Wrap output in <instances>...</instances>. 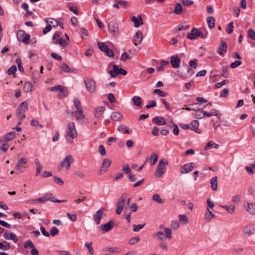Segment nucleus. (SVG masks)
<instances>
[{"instance_id": "1", "label": "nucleus", "mask_w": 255, "mask_h": 255, "mask_svg": "<svg viewBox=\"0 0 255 255\" xmlns=\"http://www.w3.org/2000/svg\"><path fill=\"white\" fill-rule=\"evenodd\" d=\"M78 136L75 125L74 122H69L66 125V130L65 131V137L69 143H72L74 138H76Z\"/></svg>"}, {"instance_id": "2", "label": "nucleus", "mask_w": 255, "mask_h": 255, "mask_svg": "<svg viewBox=\"0 0 255 255\" xmlns=\"http://www.w3.org/2000/svg\"><path fill=\"white\" fill-rule=\"evenodd\" d=\"M73 161L74 158L72 155H66L58 165L57 167L58 171L60 172L64 168H65L67 171L69 170L70 168L71 164Z\"/></svg>"}, {"instance_id": "3", "label": "nucleus", "mask_w": 255, "mask_h": 255, "mask_svg": "<svg viewBox=\"0 0 255 255\" xmlns=\"http://www.w3.org/2000/svg\"><path fill=\"white\" fill-rule=\"evenodd\" d=\"M47 90L59 92L58 95V97L59 99H64L68 95V91L67 88L61 85H57L52 87L48 88Z\"/></svg>"}, {"instance_id": "4", "label": "nucleus", "mask_w": 255, "mask_h": 255, "mask_svg": "<svg viewBox=\"0 0 255 255\" xmlns=\"http://www.w3.org/2000/svg\"><path fill=\"white\" fill-rule=\"evenodd\" d=\"M164 233L162 231H159L153 235V238L158 239L160 241H165L166 239H171L172 238V230L171 229L165 228L164 229Z\"/></svg>"}, {"instance_id": "5", "label": "nucleus", "mask_w": 255, "mask_h": 255, "mask_svg": "<svg viewBox=\"0 0 255 255\" xmlns=\"http://www.w3.org/2000/svg\"><path fill=\"white\" fill-rule=\"evenodd\" d=\"M179 74L184 78H189L194 74V71L188 65H183L178 71Z\"/></svg>"}, {"instance_id": "6", "label": "nucleus", "mask_w": 255, "mask_h": 255, "mask_svg": "<svg viewBox=\"0 0 255 255\" xmlns=\"http://www.w3.org/2000/svg\"><path fill=\"white\" fill-rule=\"evenodd\" d=\"M168 164L167 160L163 159L160 160L155 172V176L158 178L161 177L165 171V165Z\"/></svg>"}, {"instance_id": "7", "label": "nucleus", "mask_w": 255, "mask_h": 255, "mask_svg": "<svg viewBox=\"0 0 255 255\" xmlns=\"http://www.w3.org/2000/svg\"><path fill=\"white\" fill-rule=\"evenodd\" d=\"M28 110V104L26 102H22L17 109V116L19 120L24 119L25 113Z\"/></svg>"}, {"instance_id": "8", "label": "nucleus", "mask_w": 255, "mask_h": 255, "mask_svg": "<svg viewBox=\"0 0 255 255\" xmlns=\"http://www.w3.org/2000/svg\"><path fill=\"white\" fill-rule=\"evenodd\" d=\"M127 196V193H124V194H123L122 196L118 199V201L117 202L116 204L117 208L116 210V213L117 215H120L122 213L126 203V199Z\"/></svg>"}, {"instance_id": "9", "label": "nucleus", "mask_w": 255, "mask_h": 255, "mask_svg": "<svg viewBox=\"0 0 255 255\" xmlns=\"http://www.w3.org/2000/svg\"><path fill=\"white\" fill-rule=\"evenodd\" d=\"M99 48L103 52H104L107 56L110 57H113L114 56V53L113 51L109 49L105 43L103 42H99L98 43Z\"/></svg>"}, {"instance_id": "10", "label": "nucleus", "mask_w": 255, "mask_h": 255, "mask_svg": "<svg viewBox=\"0 0 255 255\" xmlns=\"http://www.w3.org/2000/svg\"><path fill=\"white\" fill-rule=\"evenodd\" d=\"M84 83L87 90L91 93L95 91L96 88V84L95 81L88 77H86L84 80Z\"/></svg>"}, {"instance_id": "11", "label": "nucleus", "mask_w": 255, "mask_h": 255, "mask_svg": "<svg viewBox=\"0 0 255 255\" xmlns=\"http://www.w3.org/2000/svg\"><path fill=\"white\" fill-rule=\"evenodd\" d=\"M109 74L112 77H116L118 75H126L127 74L126 70L122 68H119L117 65H113V70L109 72Z\"/></svg>"}, {"instance_id": "12", "label": "nucleus", "mask_w": 255, "mask_h": 255, "mask_svg": "<svg viewBox=\"0 0 255 255\" xmlns=\"http://www.w3.org/2000/svg\"><path fill=\"white\" fill-rule=\"evenodd\" d=\"M30 35L26 34L25 31L22 30H19L17 32V37L18 40L21 41L25 44L29 43Z\"/></svg>"}, {"instance_id": "13", "label": "nucleus", "mask_w": 255, "mask_h": 255, "mask_svg": "<svg viewBox=\"0 0 255 255\" xmlns=\"http://www.w3.org/2000/svg\"><path fill=\"white\" fill-rule=\"evenodd\" d=\"M198 37H201L203 38L205 37L202 32L198 29L193 28L190 33L187 35L188 38L191 40L197 39Z\"/></svg>"}, {"instance_id": "14", "label": "nucleus", "mask_w": 255, "mask_h": 255, "mask_svg": "<svg viewBox=\"0 0 255 255\" xmlns=\"http://www.w3.org/2000/svg\"><path fill=\"white\" fill-rule=\"evenodd\" d=\"M243 233L246 237L252 236L255 234V227L251 225H246L243 229Z\"/></svg>"}, {"instance_id": "15", "label": "nucleus", "mask_w": 255, "mask_h": 255, "mask_svg": "<svg viewBox=\"0 0 255 255\" xmlns=\"http://www.w3.org/2000/svg\"><path fill=\"white\" fill-rule=\"evenodd\" d=\"M108 28L113 36H117L119 34V26L117 22L111 21L108 24Z\"/></svg>"}, {"instance_id": "16", "label": "nucleus", "mask_w": 255, "mask_h": 255, "mask_svg": "<svg viewBox=\"0 0 255 255\" xmlns=\"http://www.w3.org/2000/svg\"><path fill=\"white\" fill-rule=\"evenodd\" d=\"M194 167L193 162L186 163L180 167V172L181 174H186L192 171Z\"/></svg>"}, {"instance_id": "17", "label": "nucleus", "mask_w": 255, "mask_h": 255, "mask_svg": "<svg viewBox=\"0 0 255 255\" xmlns=\"http://www.w3.org/2000/svg\"><path fill=\"white\" fill-rule=\"evenodd\" d=\"M112 161L108 158H105L103 160L101 169L98 172L100 174H102L108 171L109 167L110 166Z\"/></svg>"}, {"instance_id": "18", "label": "nucleus", "mask_w": 255, "mask_h": 255, "mask_svg": "<svg viewBox=\"0 0 255 255\" xmlns=\"http://www.w3.org/2000/svg\"><path fill=\"white\" fill-rule=\"evenodd\" d=\"M27 164V162L25 158H21L18 159L17 163L15 166V169L17 171V174L22 172L21 167L24 168L26 167Z\"/></svg>"}, {"instance_id": "19", "label": "nucleus", "mask_w": 255, "mask_h": 255, "mask_svg": "<svg viewBox=\"0 0 255 255\" xmlns=\"http://www.w3.org/2000/svg\"><path fill=\"white\" fill-rule=\"evenodd\" d=\"M143 38L142 33L140 31H138L133 36L132 42L134 45L139 44L142 41Z\"/></svg>"}, {"instance_id": "20", "label": "nucleus", "mask_w": 255, "mask_h": 255, "mask_svg": "<svg viewBox=\"0 0 255 255\" xmlns=\"http://www.w3.org/2000/svg\"><path fill=\"white\" fill-rule=\"evenodd\" d=\"M59 68L61 69L60 72L61 74H62L63 72L68 73L71 72L74 73H76L78 72L77 69L70 68L68 65H60Z\"/></svg>"}, {"instance_id": "21", "label": "nucleus", "mask_w": 255, "mask_h": 255, "mask_svg": "<svg viewBox=\"0 0 255 255\" xmlns=\"http://www.w3.org/2000/svg\"><path fill=\"white\" fill-rule=\"evenodd\" d=\"M3 237L5 239L7 240H11L15 243H17L18 241V239L16 235L9 232H5L3 234Z\"/></svg>"}, {"instance_id": "22", "label": "nucleus", "mask_w": 255, "mask_h": 255, "mask_svg": "<svg viewBox=\"0 0 255 255\" xmlns=\"http://www.w3.org/2000/svg\"><path fill=\"white\" fill-rule=\"evenodd\" d=\"M131 21L134 22V26L138 27L139 26L143 25V22L141 15H138L137 17L132 16Z\"/></svg>"}, {"instance_id": "23", "label": "nucleus", "mask_w": 255, "mask_h": 255, "mask_svg": "<svg viewBox=\"0 0 255 255\" xmlns=\"http://www.w3.org/2000/svg\"><path fill=\"white\" fill-rule=\"evenodd\" d=\"M104 211L105 208L102 207L97 212L96 216L94 218V220L97 225L100 224Z\"/></svg>"}, {"instance_id": "24", "label": "nucleus", "mask_w": 255, "mask_h": 255, "mask_svg": "<svg viewBox=\"0 0 255 255\" xmlns=\"http://www.w3.org/2000/svg\"><path fill=\"white\" fill-rule=\"evenodd\" d=\"M247 212L251 215H255V203H247V206L245 207Z\"/></svg>"}, {"instance_id": "25", "label": "nucleus", "mask_w": 255, "mask_h": 255, "mask_svg": "<svg viewBox=\"0 0 255 255\" xmlns=\"http://www.w3.org/2000/svg\"><path fill=\"white\" fill-rule=\"evenodd\" d=\"M190 128L197 133L201 132V130L199 128V123L197 120H194L191 123Z\"/></svg>"}, {"instance_id": "26", "label": "nucleus", "mask_w": 255, "mask_h": 255, "mask_svg": "<svg viewBox=\"0 0 255 255\" xmlns=\"http://www.w3.org/2000/svg\"><path fill=\"white\" fill-rule=\"evenodd\" d=\"M215 217V214L213 213V212L211 211H210L209 208H207L206 211L205 213V220L207 222H210Z\"/></svg>"}, {"instance_id": "27", "label": "nucleus", "mask_w": 255, "mask_h": 255, "mask_svg": "<svg viewBox=\"0 0 255 255\" xmlns=\"http://www.w3.org/2000/svg\"><path fill=\"white\" fill-rule=\"evenodd\" d=\"M152 122L158 126L165 125L166 124L165 119L163 117H155L153 118Z\"/></svg>"}, {"instance_id": "28", "label": "nucleus", "mask_w": 255, "mask_h": 255, "mask_svg": "<svg viewBox=\"0 0 255 255\" xmlns=\"http://www.w3.org/2000/svg\"><path fill=\"white\" fill-rule=\"evenodd\" d=\"M46 201L48 200H50L54 203H61V202H66V200H60L58 199H56L54 197L52 196L51 194H47L45 195Z\"/></svg>"}, {"instance_id": "29", "label": "nucleus", "mask_w": 255, "mask_h": 255, "mask_svg": "<svg viewBox=\"0 0 255 255\" xmlns=\"http://www.w3.org/2000/svg\"><path fill=\"white\" fill-rule=\"evenodd\" d=\"M114 222L112 221H110L107 224H103L101 226V228L103 231L107 232L110 230L113 227Z\"/></svg>"}, {"instance_id": "30", "label": "nucleus", "mask_w": 255, "mask_h": 255, "mask_svg": "<svg viewBox=\"0 0 255 255\" xmlns=\"http://www.w3.org/2000/svg\"><path fill=\"white\" fill-rule=\"evenodd\" d=\"M74 114L77 121L84 120L85 119V116L83 114L82 109L76 110L74 112Z\"/></svg>"}, {"instance_id": "31", "label": "nucleus", "mask_w": 255, "mask_h": 255, "mask_svg": "<svg viewBox=\"0 0 255 255\" xmlns=\"http://www.w3.org/2000/svg\"><path fill=\"white\" fill-rule=\"evenodd\" d=\"M123 118L122 114L120 112H115L112 113L111 118L114 121H120Z\"/></svg>"}, {"instance_id": "32", "label": "nucleus", "mask_w": 255, "mask_h": 255, "mask_svg": "<svg viewBox=\"0 0 255 255\" xmlns=\"http://www.w3.org/2000/svg\"><path fill=\"white\" fill-rule=\"evenodd\" d=\"M105 110V108L104 106H100L97 107L95 111V117L99 118L102 116Z\"/></svg>"}, {"instance_id": "33", "label": "nucleus", "mask_w": 255, "mask_h": 255, "mask_svg": "<svg viewBox=\"0 0 255 255\" xmlns=\"http://www.w3.org/2000/svg\"><path fill=\"white\" fill-rule=\"evenodd\" d=\"M210 183L211 185L212 189L214 191H216L218 188V178L214 176L210 179Z\"/></svg>"}, {"instance_id": "34", "label": "nucleus", "mask_w": 255, "mask_h": 255, "mask_svg": "<svg viewBox=\"0 0 255 255\" xmlns=\"http://www.w3.org/2000/svg\"><path fill=\"white\" fill-rule=\"evenodd\" d=\"M132 57L129 56L127 53L125 52L122 54L121 60L123 62H132Z\"/></svg>"}, {"instance_id": "35", "label": "nucleus", "mask_w": 255, "mask_h": 255, "mask_svg": "<svg viewBox=\"0 0 255 255\" xmlns=\"http://www.w3.org/2000/svg\"><path fill=\"white\" fill-rule=\"evenodd\" d=\"M118 130L122 133H129L130 130L128 127L125 125H121L118 127Z\"/></svg>"}, {"instance_id": "36", "label": "nucleus", "mask_w": 255, "mask_h": 255, "mask_svg": "<svg viewBox=\"0 0 255 255\" xmlns=\"http://www.w3.org/2000/svg\"><path fill=\"white\" fill-rule=\"evenodd\" d=\"M227 48V47L226 43L224 41H222L221 45L219 46L218 49V53L220 55H223L225 52H226Z\"/></svg>"}, {"instance_id": "37", "label": "nucleus", "mask_w": 255, "mask_h": 255, "mask_svg": "<svg viewBox=\"0 0 255 255\" xmlns=\"http://www.w3.org/2000/svg\"><path fill=\"white\" fill-rule=\"evenodd\" d=\"M23 90L26 93L30 92L32 90V85L30 82H26L23 85Z\"/></svg>"}, {"instance_id": "38", "label": "nucleus", "mask_w": 255, "mask_h": 255, "mask_svg": "<svg viewBox=\"0 0 255 255\" xmlns=\"http://www.w3.org/2000/svg\"><path fill=\"white\" fill-rule=\"evenodd\" d=\"M15 136V133L14 131H11L6 134L4 137V141H9L12 140Z\"/></svg>"}, {"instance_id": "39", "label": "nucleus", "mask_w": 255, "mask_h": 255, "mask_svg": "<svg viewBox=\"0 0 255 255\" xmlns=\"http://www.w3.org/2000/svg\"><path fill=\"white\" fill-rule=\"evenodd\" d=\"M222 208L225 209L227 212L230 214H232L234 212L235 210V205L231 204L229 206H223L221 205L220 206Z\"/></svg>"}, {"instance_id": "40", "label": "nucleus", "mask_w": 255, "mask_h": 255, "mask_svg": "<svg viewBox=\"0 0 255 255\" xmlns=\"http://www.w3.org/2000/svg\"><path fill=\"white\" fill-rule=\"evenodd\" d=\"M37 202H39V203H45L46 202L45 196H44L38 199L28 200L27 202L29 204H34Z\"/></svg>"}, {"instance_id": "41", "label": "nucleus", "mask_w": 255, "mask_h": 255, "mask_svg": "<svg viewBox=\"0 0 255 255\" xmlns=\"http://www.w3.org/2000/svg\"><path fill=\"white\" fill-rule=\"evenodd\" d=\"M158 159V156L157 154L155 152H153L151 156L150 159V165L152 166L155 164Z\"/></svg>"}, {"instance_id": "42", "label": "nucleus", "mask_w": 255, "mask_h": 255, "mask_svg": "<svg viewBox=\"0 0 255 255\" xmlns=\"http://www.w3.org/2000/svg\"><path fill=\"white\" fill-rule=\"evenodd\" d=\"M182 7L180 3H176L173 10V12L176 14H180L182 13Z\"/></svg>"}, {"instance_id": "43", "label": "nucleus", "mask_w": 255, "mask_h": 255, "mask_svg": "<svg viewBox=\"0 0 255 255\" xmlns=\"http://www.w3.org/2000/svg\"><path fill=\"white\" fill-rule=\"evenodd\" d=\"M152 200L159 204H163L164 200L160 198L158 194H155L152 196Z\"/></svg>"}, {"instance_id": "44", "label": "nucleus", "mask_w": 255, "mask_h": 255, "mask_svg": "<svg viewBox=\"0 0 255 255\" xmlns=\"http://www.w3.org/2000/svg\"><path fill=\"white\" fill-rule=\"evenodd\" d=\"M195 117L198 119H201L204 117V111L199 109L196 111Z\"/></svg>"}, {"instance_id": "45", "label": "nucleus", "mask_w": 255, "mask_h": 255, "mask_svg": "<svg viewBox=\"0 0 255 255\" xmlns=\"http://www.w3.org/2000/svg\"><path fill=\"white\" fill-rule=\"evenodd\" d=\"M132 101L135 106H140L141 102V99L138 96H134L132 98Z\"/></svg>"}, {"instance_id": "46", "label": "nucleus", "mask_w": 255, "mask_h": 255, "mask_svg": "<svg viewBox=\"0 0 255 255\" xmlns=\"http://www.w3.org/2000/svg\"><path fill=\"white\" fill-rule=\"evenodd\" d=\"M207 23L209 27L212 28L215 26V19L213 17H209L207 19Z\"/></svg>"}, {"instance_id": "47", "label": "nucleus", "mask_w": 255, "mask_h": 255, "mask_svg": "<svg viewBox=\"0 0 255 255\" xmlns=\"http://www.w3.org/2000/svg\"><path fill=\"white\" fill-rule=\"evenodd\" d=\"M73 103H74V105L75 107L77 109L76 110H82V109L81 103H80V101H79V100L78 99L74 98V100H73Z\"/></svg>"}, {"instance_id": "48", "label": "nucleus", "mask_w": 255, "mask_h": 255, "mask_svg": "<svg viewBox=\"0 0 255 255\" xmlns=\"http://www.w3.org/2000/svg\"><path fill=\"white\" fill-rule=\"evenodd\" d=\"M179 220L181 222H182L184 224H187L188 223V217L184 214L180 215L179 216Z\"/></svg>"}, {"instance_id": "49", "label": "nucleus", "mask_w": 255, "mask_h": 255, "mask_svg": "<svg viewBox=\"0 0 255 255\" xmlns=\"http://www.w3.org/2000/svg\"><path fill=\"white\" fill-rule=\"evenodd\" d=\"M181 62L177 55H173L171 57V64H179Z\"/></svg>"}, {"instance_id": "50", "label": "nucleus", "mask_w": 255, "mask_h": 255, "mask_svg": "<svg viewBox=\"0 0 255 255\" xmlns=\"http://www.w3.org/2000/svg\"><path fill=\"white\" fill-rule=\"evenodd\" d=\"M34 245L33 244L32 242L30 240H27L24 245V247L25 249H28V248H34Z\"/></svg>"}, {"instance_id": "51", "label": "nucleus", "mask_w": 255, "mask_h": 255, "mask_svg": "<svg viewBox=\"0 0 255 255\" xmlns=\"http://www.w3.org/2000/svg\"><path fill=\"white\" fill-rule=\"evenodd\" d=\"M140 240V238L139 237L136 236L133 238H131L128 242V244L129 245H132L137 243H138Z\"/></svg>"}, {"instance_id": "52", "label": "nucleus", "mask_w": 255, "mask_h": 255, "mask_svg": "<svg viewBox=\"0 0 255 255\" xmlns=\"http://www.w3.org/2000/svg\"><path fill=\"white\" fill-rule=\"evenodd\" d=\"M16 67L15 65H13L10 68H9L7 71V73L8 75H13L16 71Z\"/></svg>"}, {"instance_id": "53", "label": "nucleus", "mask_w": 255, "mask_h": 255, "mask_svg": "<svg viewBox=\"0 0 255 255\" xmlns=\"http://www.w3.org/2000/svg\"><path fill=\"white\" fill-rule=\"evenodd\" d=\"M85 245H86V247L87 248V249H88L89 254L91 255H93L94 253V251L93 248L92 247V243L91 242L89 243H86L85 244Z\"/></svg>"}, {"instance_id": "54", "label": "nucleus", "mask_w": 255, "mask_h": 255, "mask_svg": "<svg viewBox=\"0 0 255 255\" xmlns=\"http://www.w3.org/2000/svg\"><path fill=\"white\" fill-rule=\"evenodd\" d=\"M59 232L58 229L56 227H53L50 230V235H51L52 237L56 235Z\"/></svg>"}, {"instance_id": "55", "label": "nucleus", "mask_w": 255, "mask_h": 255, "mask_svg": "<svg viewBox=\"0 0 255 255\" xmlns=\"http://www.w3.org/2000/svg\"><path fill=\"white\" fill-rule=\"evenodd\" d=\"M233 29H234L233 22H231L230 23H229L228 24V28H227V30H226L228 34H231L233 32Z\"/></svg>"}, {"instance_id": "56", "label": "nucleus", "mask_w": 255, "mask_h": 255, "mask_svg": "<svg viewBox=\"0 0 255 255\" xmlns=\"http://www.w3.org/2000/svg\"><path fill=\"white\" fill-rule=\"evenodd\" d=\"M113 253H119L121 251V249L119 248H110L106 250Z\"/></svg>"}, {"instance_id": "57", "label": "nucleus", "mask_w": 255, "mask_h": 255, "mask_svg": "<svg viewBox=\"0 0 255 255\" xmlns=\"http://www.w3.org/2000/svg\"><path fill=\"white\" fill-rule=\"evenodd\" d=\"M153 92L154 94H156L160 97H165L166 96L165 93L161 91L160 89H155Z\"/></svg>"}, {"instance_id": "58", "label": "nucleus", "mask_w": 255, "mask_h": 255, "mask_svg": "<svg viewBox=\"0 0 255 255\" xmlns=\"http://www.w3.org/2000/svg\"><path fill=\"white\" fill-rule=\"evenodd\" d=\"M53 179L55 183H56L58 184L63 185L64 184V181H63V180L59 177L54 176L53 177Z\"/></svg>"}, {"instance_id": "59", "label": "nucleus", "mask_w": 255, "mask_h": 255, "mask_svg": "<svg viewBox=\"0 0 255 255\" xmlns=\"http://www.w3.org/2000/svg\"><path fill=\"white\" fill-rule=\"evenodd\" d=\"M171 226L173 229H177L179 227L180 224L177 220H174L172 221Z\"/></svg>"}, {"instance_id": "60", "label": "nucleus", "mask_w": 255, "mask_h": 255, "mask_svg": "<svg viewBox=\"0 0 255 255\" xmlns=\"http://www.w3.org/2000/svg\"><path fill=\"white\" fill-rule=\"evenodd\" d=\"M145 226V224H142V225H134L133 226V231L134 232H138L139 231L140 229H142Z\"/></svg>"}, {"instance_id": "61", "label": "nucleus", "mask_w": 255, "mask_h": 255, "mask_svg": "<svg viewBox=\"0 0 255 255\" xmlns=\"http://www.w3.org/2000/svg\"><path fill=\"white\" fill-rule=\"evenodd\" d=\"M67 216L69 218V219L72 222H75L77 219L76 215L75 214H72L69 213H67Z\"/></svg>"}, {"instance_id": "62", "label": "nucleus", "mask_w": 255, "mask_h": 255, "mask_svg": "<svg viewBox=\"0 0 255 255\" xmlns=\"http://www.w3.org/2000/svg\"><path fill=\"white\" fill-rule=\"evenodd\" d=\"M123 170L125 173L128 174V173H129L130 172L131 169L129 167V166H128V165L126 164V165H123Z\"/></svg>"}, {"instance_id": "63", "label": "nucleus", "mask_w": 255, "mask_h": 255, "mask_svg": "<svg viewBox=\"0 0 255 255\" xmlns=\"http://www.w3.org/2000/svg\"><path fill=\"white\" fill-rule=\"evenodd\" d=\"M99 151L100 153V154L103 156L105 155L106 154L105 148L103 145H99Z\"/></svg>"}, {"instance_id": "64", "label": "nucleus", "mask_w": 255, "mask_h": 255, "mask_svg": "<svg viewBox=\"0 0 255 255\" xmlns=\"http://www.w3.org/2000/svg\"><path fill=\"white\" fill-rule=\"evenodd\" d=\"M182 3L183 5L188 6L193 4V1L190 0H182Z\"/></svg>"}]
</instances>
